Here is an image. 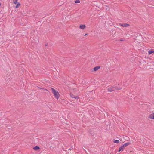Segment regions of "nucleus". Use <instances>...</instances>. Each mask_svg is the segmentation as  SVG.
Instances as JSON below:
<instances>
[{
  "label": "nucleus",
  "instance_id": "f257e3e1",
  "mask_svg": "<svg viewBox=\"0 0 154 154\" xmlns=\"http://www.w3.org/2000/svg\"><path fill=\"white\" fill-rule=\"evenodd\" d=\"M52 92L54 94L55 98L58 99L60 96V94L58 92L53 88H51Z\"/></svg>",
  "mask_w": 154,
  "mask_h": 154
},
{
  "label": "nucleus",
  "instance_id": "f03ea898",
  "mask_svg": "<svg viewBox=\"0 0 154 154\" xmlns=\"http://www.w3.org/2000/svg\"><path fill=\"white\" fill-rule=\"evenodd\" d=\"M130 144L131 143L129 142H128L125 143L119 148L118 150V152H120L121 151H123L125 147H126Z\"/></svg>",
  "mask_w": 154,
  "mask_h": 154
},
{
  "label": "nucleus",
  "instance_id": "7ed1b4c3",
  "mask_svg": "<svg viewBox=\"0 0 154 154\" xmlns=\"http://www.w3.org/2000/svg\"><path fill=\"white\" fill-rule=\"evenodd\" d=\"M116 86L114 85L113 86H111L107 89L108 91L109 92H112L115 90V87Z\"/></svg>",
  "mask_w": 154,
  "mask_h": 154
},
{
  "label": "nucleus",
  "instance_id": "20e7f679",
  "mask_svg": "<svg viewBox=\"0 0 154 154\" xmlns=\"http://www.w3.org/2000/svg\"><path fill=\"white\" fill-rule=\"evenodd\" d=\"M115 86H116L115 88L117 90H119L121 89L122 88V87L121 86L120 84H118L115 85Z\"/></svg>",
  "mask_w": 154,
  "mask_h": 154
},
{
  "label": "nucleus",
  "instance_id": "39448f33",
  "mask_svg": "<svg viewBox=\"0 0 154 154\" xmlns=\"http://www.w3.org/2000/svg\"><path fill=\"white\" fill-rule=\"evenodd\" d=\"M120 25L121 26H122L123 27H126L129 26H130L129 24L126 23H124L122 24L120 23Z\"/></svg>",
  "mask_w": 154,
  "mask_h": 154
},
{
  "label": "nucleus",
  "instance_id": "423d86ee",
  "mask_svg": "<svg viewBox=\"0 0 154 154\" xmlns=\"http://www.w3.org/2000/svg\"><path fill=\"white\" fill-rule=\"evenodd\" d=\"M70 97L73 98H75V99H78L79 98V97L77 96H75L72 93H70Z\"/></svg>",
  "mask_w": 154,
  "mask_h": 154
},
{
  "label": "nucleus",
  "instance_id": "0eeeda50",
  "mask_svg": "<svg viewBox=\"0 0 154 154\" xmlns=\"http://www.w3.org/2000/svg\"><path fill=\"white\" fill-rule=\"evenodd\" d=\"M148 118L149 119H154V113L150 114L148 117Z\"/></svg>",
  "mask_w": 154,
  "mask_h": 154
},
{
  "label": "nucleus",
  "instance_id": "6e6552de",
  "mask_svg": "<svg viewBox=\"0 0 154 154\" xmlns=\"http://www.w3.org/2000/svg\"><path fill=\"white\" fill-rule=\"evenodd\" d=\"M100 68V66H97L94 67L93 68V70L92 71H96L99 69Z\"/></svg>",
  "mask_w": 154,
  "mask_h": 154
},
{
  "label": "nucleus",
  "instance_id": "1a4fd4ad",
  "mask_svg": "<svg viewBox=\"0 0 154 154\" xmlns=\"http://www.w3.org/2000/svg\"><path fill=\"white\" fill-rule=\"evenodd\" d=\"M86 27V26L84 24H81L79 26V28L82 29H84Z\"/></svg>",
  "mask_w": 154,
  "mask_h": 154
},
{
  "label": "nucleus",
  "instance_id": "9d476101",
  "mask_svg": "<svg viewBox=\"0 0 154 154\" xmlns=\"http://www.w3.org/2000/svg\"><path fill=\"white\" fill-rule=\"evenodd\" d=\"M33 149L35 150H38L40 149V147L38 146H36L34 147Z\"/></svg>",
  "mask_w": 154,
  "mask_h": 154
},
{
  "label": "nucleus",
  "instance_id": "9b49d317",
  "mask_svg": "<svg viewBox=\"0 0 154 154\" xmlns=\"http://www.w3.org/2000/svg\"><path fill=\"white\" fill-rule=\"evenodd\" d=\"M153 53V51H152V49H151V50H149L148 51L149 54H150Z\"/></svg>",
  "mask_w": 154,
  "mask_h": 154
},
{
  "label": "nucleus",
  "instance_id": "f8f14e48",
  "mask_svg": "<svg viewBox=\"0 0 154 154\" xmlns=\"http://www.w3.org/2000/svg\"><path fill=\"white\" fill-rule=\"evenodd\" d=\"M113 142L115 143H119V141L118 140H114L113 141Z\"/></svg>",
  "mask_w": 154,
  "mask_h": 154
},
{
  "label": "nucleus",
  "instance_id": "ddd939ff",
  "mask_svg": "<svg viewBox=\"0 0 154 154\" xmlns=\"http://www.w3.org/2000/svg\"><path fill=\"white\" fill-rule=\"evenodd\" d=\"M17 5L15 6V8H18L19 6L20 5V4L19 3H17Z\"/></svg>",
  "mask_w": 154,
  "mask_h": 154
},
{
  "label": "nucleus",
  "instance_id": "4468645a",
  "mask_svg": "<svg viewBox=\"0 0 154 154\" xmlns=\"http://www.w3.org/2000/svg\"><path fill=\"white\" fill-rule=\"evenodd\" d=\"M18 0H13V3L15 4L17 3Z\"/></svg>",
  "mask_w": 154,
  "mask_h": 154
},
{
  "label": "nucleus",
  "instance_id": "2eb2a0df",
  "mask_svg": "<svg viewBox=\"0 0 154 154\" xmlns=\"http://www.w3.org/2000/svg\"><path fill=\"white\" fill-rule=\"evenodd\" d=\"M90 134L92 136H93L94 135V132L93 131H90Z\"/></svg>",
  "mask_w": 154,
  "mask_h": 154
},
{
  "label": "nucleus",
  "instance_id": "dca6fc26",
  "mask_svg": "<svg viewBox=\"0 0 154 154\" xmlns=\"http://www.w3.org/2000/svg\"><path fill=\"white\" fill-rule=\"evenodd\" d=\"M74 2L75 3H79L80 2V1L79 0H76L74 1Z\"/></svg>",
  "mask_w": 154,
  "mask_h": 154
},
{
  "label": "nucleus",
  "instance_id": "f3484780",
  "mask_svg": "<svg viewBox=\"0 0 154 154\" xmlns=\"http://www.w3.org/2000/svg\"><path fill=\"white\" fill-rule=\"evenodd\" d=\"M68 17H67V16L66 17H65V19L66 20H68Z\"/></svg>",
  "mask_w": 154,
  "mask_h": 154
},
{
  "label": "nucleus",
  "instance_id": "a211bd4d",
  "mask_svg": "<svg viewBox=\"0 0 154 154\" xmlns=\"http://www.w3.org/2000/svg\"><path fill=\"white\" fill-rule=\"evenodd\" d=\"M48 44H47V43H46V44H45V46H48Z\"/></svg>",
  "mask_w": 154,
  "mask_h": 154
},
{
  "label": "nucleus",
  "instance_id": "6ab92c4d",
  "mask_svg": "<svg viewBox=\"0 0 154 154\" xmlns=\"http://www.w3.org/2000/svg\"><path fill=\"white\" fill-rule=\"evenodd\" d=\"M45 48L46 49L47 48V49H50V48L49 47H46Z\"/></svg>",
  "mask_w": 154,
  "mask_h": 154
},
{
  "label": "nucleus",
  "instance_id": "aec40b11",
  "mask_svg": "<svg viewBox=\"0 0 154 154\" xmlns=\"http://www.w3.org/2000/svg\"><path fill=\"white\" fill-rule=\"evenodd\" d=\"M87 35V34H85V36H86Z\"/></svg>",
  "mask_w": 154,
  "mask_h": 154
},
{
  "label": "nucleus",
  "instance_id": "412c9836",
  "mask_svg": "<svg viewBox=\"0 0 154 154\" xmlns=\"http://www.w3.org/2000/svg\"><path fill=\"white\" fill-rule=\"evenodd\" d=\"M120 41H123V40H122V39H121L120 40Z\"/></svg>",
  "mask_w": 154,
  "mask_h": 154
},
{
  "label": "nucleus",
  "instance_id": "4be33fe9",
  "mask_svg": "<svg viewBox=\"0 0 154 154\" xmlns=\"http://www.w3.org/2000/svg\"><path fill=\"white\" fill-rule=\"evenodd\" d=\"M152 51H153V53H154V50L152 49Z\"/></svg>",
  "mask_w": 154,
  "mask_h": 154
},
{
  "label": "nucleus",
  "instance_id": "5701e85b",
  "mask_svg": "<svg viewBox=\"0 0 154 154\" xmlns=\"http://www.w3.org/2000/svg\"><path fill=\"white\" fill-rule=\"evenodd\" d=\"M69 150H71V149H70Z\"/></svg>",
  "mask_w": 154,
  "mask_h": 154
},
{
  "label": "nucleus",
  "instance_id": "b1692460",
  "mask_svg": "<svg viewBox=\"0 0 154 154\" xmlns=\"http://www.w3.org/2000/svg\"><path fill=\"white\" fill-rule=\"evenodd\" d=\"M1 5V3H0V6Z\"/></svg>",
  "mask_w": 154,
  "mask_h": 154
}]
</instances>
